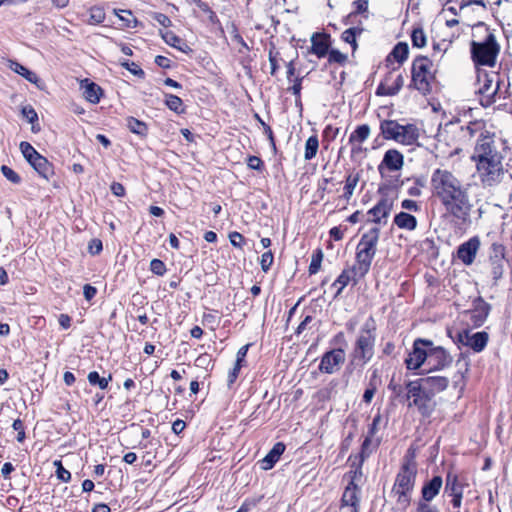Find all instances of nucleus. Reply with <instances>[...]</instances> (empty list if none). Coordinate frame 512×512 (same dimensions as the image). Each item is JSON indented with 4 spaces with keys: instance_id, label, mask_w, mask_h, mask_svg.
<instances>
[{
    "instance_id": "obj_1",
    "label": "nucleus",
    "mask_w": 512,
    "mask_h": 512,
    "mask_svg": "<svg viewBox=\"0 0 512 512\" xmlns=\"http://www.w3.org/2000/svg\"><path fill=\"white\" fill-rule=\"evenodd\" d=\"M432 195L446 211L458 219L465 220L472 208L467 187L449 170L436 169L430 178Z\"/></svg>"
},
{
    "instance_id": "obj_2",
    "label": "nucleus",
    "mask_w": 512,
    "mask_h": 512,
    "mask_svg": "<svg viewBox=\"0 0 512 512\" xmlns=\"http://www.w3.org/2000/svg\"><path fill=\"white\" fill-rule=\"evenodd\" d=\"M503 176L501 155L490 137L482 136V184L489 186L500 182Z\"/></svg>"
},
{
    "instance_id": "obj_3",
    "label": "nucleus",
    "mask_w": 512,
    "mask_h": 512,
    "mask_svg": "<svg viewBox=\"0 0 512 512\" xmlns=\"http://www.w3.org/2000/svg\"><path fill=\"white\" fill-rule=\"evenodd\" d=\"M376 341V326L373 319L367 320L360 328L356 337L353 351L351 353L352 362L363 367L374 355V346Z\"/></svg>"
},
{
    "instance_id": "obj_4",
    "label": "nucleus",
    "mask_w": 512,
    "mask_h": 512,
    "mask_svg": "<svg viewBox=\"0 0 512 512\" xmlns=\"http://www.w3.org/2000/svg\"><path fill=\"white\" fill-rule=\"evenodd\" d=\"M380 229L373 227L364 233L356 248V261L353 267L359 276H366L376 254Z\"/></svg>"
},
{
    "instance_id": "obj_5",
    "label": "nucleus",
    "mask_w": 512,
    "mask_h": 512,
    "mask_svg": "<svg viewBox=\"0 0 512 512\" xmlns=\"http://www.w3.org/2000/svg\"><path fill=\"white\" fill-rule=\"evenodd\" d=\"M416 478V463L413 457H405L399 473L392 489V494L396 497V501L403 508L407 507L410 502V495L414 488Z\"/></svg>"
},
{
    "instance_id": "obj_6",
    "label": "nucleus",
    "mask_w": 512,
    "mask_h": 512,
    "mask_svg": "<svg viewBox=\"0 0 512 512\" xmlns=\"http://www.w3.org/2000/svg\"><path fill=\"white\" fill-rule=\"evenodd\" d=\"M406 399L408 408H416L424 418H429L437 405L435 399L415 381H409L406 384Z\"/></svg>"
},
{
    "instance_id": "obj_7",
    "label": "nucleus",
    "mask_w": 512,
    "mask_h": 512,
    "mask_svg": "<svg viewBox=\"0 0 512 512\" xmlns=\"http://www.w3.org/2000/svg\"><path fill=\"white\" fill-rule=\"evenodd\" d=\"M431 68L432 62L427 57L420 56L413 61L412 83L422 94L430 92V82L433 78Z\"/></svg>"
},
{
    "instance_id": "obj_8",
    "label": "nucleus",
    "mask_w": 512,
    "mask_h": 512,
    "mask_svg": "<svg viewBox=\"0 0 512 512\" xmlns=\"http://www.w3.org/2000/svg\"><path fill=\"white\" fill-rule=\"evenodd\" d=\"M428 346H431V341L418 338L413 343V349L405 359V364L409 370H417L428 358Z\"/></svg>"
},
{
    "instance_id": "obj_9",
    "label": "nucleus",
    "mask_w": 512,
    "mask_h": 512,
    "mask_svg": "<svg viewBox=\"0 0 512 512\" xmlns=\"http://www.w3.org/2000/svg\"><path fill=\"white\" fill-rule=\"evenodd\" d=\"M394 200L389 197L381 198L375 206H373L370 210H368L367 214L371 217L370 221L379 224L385 225L387 223L388 217L393 209Z\"/></svg>"
},
{
    "instance_id": "obj_10",
    "label": "nucleus",
    "mask_w": 512,
    "mask_h": 512,
    "mask_svg": "<svg viewBox=\"0 0 512 512\" xmlns=\"http://www.w3.org/2000/svg\"><path fill=\"white\" fill-rule=\"evenodd\" d=\"M345 361V352L343 349H333L331 351L326 352L322 358L319 365V369L321 372L327 374H333L340 369V366Z\"/></svg>"
},
{
    "instance_id": "obj_11",
    "label": "nucleus",
    "mask_w": 512,
    "mask_h": 512,
    "mask_svg": "<svg viewBox=\"0 0 512 512\" xmlns=\"http://www.w3.org/2000/svg\"><path fill=\"white\" fill-rule=\"evenodd\" d=\"M404 165V156L397 149H389L384 153L381 163L378 165V171L384 176L386 171H400Z\"/></svg>"
},
{
    "instance_id": "obj_12",
    "label": "nucleus",
    "mask_w": 512,
    "mask_h": 512,
    "mask_svg": "<svg viewBox=\"0 0 512 512\" xmlns=\"http://www.w3.org/2000/svg\"><path fill=\"white\" fill-rule=\"evenodd\" d=\"M404 85V77L401 74L394 75L389 72L377 87L376 95L378 96H394Z\"/></svg>"
},
{
    "instance_id": "obj_13",
    "label": "nucleus",
    "mask_w": 512,
    "mask_h": 512,
    "mask_svg": "<svg viewBox=\"0 0 512 512\" xmlns=\"http://www.w3.org/2000/svg\"><path fill=\"white\" fill-rule=\"evenodd\" d=\"M452 359L447 351L438 346H433V342L431 341V346H428V358L427 365L430 370H439L451 363Z\"/></svg>"
},
{
    "instance_id": "obj_14",
    "label": "nucleus",
    "mask_w": 512,
    "mask_h": 512,
    "mask_svg": "<svg viewBox=\"0 0 512 512\" xmlns=\"http://www.w3.org/2000/svg\"><path fill=\"white\" fill-rule=\"evenodd\" d=\"M499 89V76L495 73L485 74L482 86V107L490 106L495 102Z\"/></svg>"
},
{
    "instance_id": "obj_15",
    "label": "nucleus",
    "mask_w": 512,
    "mask_h": 512,
    "mask_svg": "<svg viewBox=\"0 0 512 512\" xmlns=\"http://www.w3.org/2000/svg\"><path fill=\"white\" fill-rule=\"evenodd\" d=\"M414 381L418 382V385H421L433 398L436 394L444 391L449 384L448 378L444 376H428Z\"/></svg>"
},
{
    "instance_id": "obj_16",
    "label": "nucleus",
    "mask_w": 512,
    "mask_h": 512,
    "mask_svg": "<svg viewBox=\"0 0 512 512\" xmlns=\"http://www.w3.org/2000/svg\"><path fill=\"white\" fill-rule=\"evenodd\" d=\"M500 52L495 36L489 33L482 42V65L494 66Z\"/></svg>"
},
{
    "instance_id": "obj_17",
    "label": "nucleus",
    "mask_w": 512,
    "mask_h": 512,
    "mask_svg": "<svg viewBox=\"0 0 512 512\" xmlns=\"http://www.w3.org/2000/svg\"><path fill=\"white\" fill-rule=\"evenodd\" d=\"M359 487L357 484L348 483L342 495V508L348 512H358L359 508Z\"/></svg>"
},
{
    "instance_id": "obj_18",
    "label": "nucleus",
    "mask_w": 512,
    "mask_h": 512,
    "mask_svg": "<svg viewBox=\"0 0 512 512\" xmlns=\"http://www.w3.org/2000/svg\"><path fill=\"white\" fill-rule=\"evenodd\" d=\"M419 137V128L415 124L408 123L406 125H401L399 140L397 143L406 146H413L418 143Z\"/></svg>"
},
{
    "instance_id": "obj_19",
    "label": "nucleus",
    "mask_w": 512,
    "mask_h": 512,
    "mask_svg": "<svg viewBox=\"0 0 512 512\" xmlns=\"http://www.w3.org/2000/svg\"><path fill=\"white\" fill-rule=\"evenodd\" d=\"M479 241L476 237L470 239L469 241L463 243L458 248V258L466 265H470L478 251Z\"/></svg>"
},
{
    "instance_id": "obj_20",
    "label": "nucleus",
    "mask_w": 512,
    "mask_h": 512,
    "mask_svg": "<svg viewBox=\"0 0 512 512\" xmlns=\"http://www.w3.org/2000/svg\"><path fill=\"white\" fill-rule=\"evenodd\" d=\"M457 341L466 347L473 349L474 352L480 351V332L473 329H464L457 335Z\"/></svg>"
},
{
    "instance_id": "obj_21",
    "label": "nucleus",
    "mask_w": 512,
    "mask_h": 512,
    "mask_svg": "<svg viewBox=\"0 0 512 512\" xmlns=\"http://www.w3.org/2000/svg\"><path fill=\"white\" fill-rule=\"evenodd\" d=\"M80 88L83 90V97L92 104L100 102L102 96V89L99 85L88 79L80 81Z\"/></svg>"
},
{
    "instance_id": "obj_22",
    "label": "nucleus",
    "mask_w": 512,
    "mask_h": 512,
    "mask_svg": "<svg viewBox=\"0 0 512 512\" xmlns=\"http://www.w3.org/2000/svg\"><path fill=\"white\" fill-rule=\"evenodd\" d=\"M380 133L385 140L398 142L401 124L396 120H382L380 122Z\"/></svg>"
},
{
    "instance_id": "obj_23",
    "label": "nucleus",
    "mask_w": 512,
    "mask_h": 512,
    "mask_svg": "<svg viewBox=\"0 0 512 512\" xmlns=\"http://www.w3.org/2000/svg\"><path fill=\"white\" fill-rule=\"evenodd\" d=\"M443 484L440 476H434L422 487V500L420 502L429 503L439 493Z\"/></svg>"
},
{
    "instance_id": "obj_24",
    "label": "nucleus",
    "mask_w": 512,
    "mask_h": 512,
    "mask_svg": "<svg viewBox=\"0 0 512 512\" xmlns=\"http://www.w3.org/2000/svg\"><path fill=\"white\" fill-rule=\"evenodd\" d=\"M311 52L322 58L329 53V36L326 34H314L311 37Z\"/></svg>"
},
{
    "instance_id": "obj_25",
    "label": "nucleus",
    "mask_w": 512,
    "mask_h": 512,
    "mask_svg": "<svg viewBox=\"0 0 512 512\" xmlns=\"http://www.w3.org/2000/svg\"><path fill=\"white\" fill-rule=\"evenodd\" d=\"M284 451L285 445L281 442L276 443L270 452L260 461L261 468L264 470L271 469L279 460Z\"/></svg>"
},
{
    "instance_id": "obj_26",
    "label": "nucleus",
    "mask_w": 512,
    "mask_h": 512,
    "mask_svg": "<svg viewBox=\"0 0 512 512\" xmlns=\"http://www.w3.org/2000/svg\"><path fill=\"white\" fill-rule=\"evenodd\" d=\"M365 276H359L356 273L355 268L351 267L349 269H345L335 280L334 285H339L338 293H340L349 283L353 282L356 284L360 279Z\"/></svg>"
},
{
    "instance_id": "obj_27",
    "label": "nucleus",
    "mask_w": 512,
    "mask_h": 512,
    "mask_svg": "<svg viewBox=\"0 0 512 512\" xmlns=\"http://www.w3.org/2000/svg\"><path fill=\"white\" fill-rule=\"evenodd\" d=\"M8 66H9V68L13 72L21 75L22 77H24L30 83L35 84L39 88L41 87L40 84H39L40 83V79H39V77L37 76V74L35 72L29 70L28 68H26L22 64H20V63H18L16 61H12V60L9 61V65Z\"/></svg>"
},
{
    "instance_id": "obj_28",
    "label": "nucleus",
    "mask_w": 512,
    "mask_h": 512,
    "mask_svg": "<svg viewBox=\"0 0 512 512\" xmlns=\"http://www.w3.org/2000/svg\"><path fill=\"white\" fill-rule=\"evenodd\" d=\"M30 165L37 171V173L41 177L45 178L46 180H49L50 177L54 174L52 165L42 155H39L38 157H36L30 163Z\"/></svg>"
},
{
    "instance_id": "obj_29",
    "label": "nucleus",
    "mask_w": 512,
    "mask_h": 512,
    "mask_svg": "<svg viewBox=\"0 0 512 512\" xmlns=\"http://www.w3.org/2000/svg\"><path fill=\"white\" fill-rule=\"evenodd\" d=\"M394 224L399 229L413 231L417 227V219L407 212H400L395 215Z\"/></svg>"
},
{
    "instance_id": "obj_30",
    "label": "nucleus",
    "mask_w": 512,
    "mask_h": 512,
    "mask_svg": "<svg viewBox=\"0 0 512 512\" xmlns=\"http://www.w3.org/2000/svg\"><path fill=\"white\" fill-rule=\"evenodd\" d=\"M161 36L166 44L180 50L181 52L188 53L191 50L187 43L172 31L161 32Z\"/></svg>"
},
{
    "instance_id": "obj_31",
    "label": "nucleus",
    "mask_w": 512,
    "mask_h": 512,
    "mask_svg": "<svg viewBox=\"0 0 512 512\" xmlns=\"http://www.w3.org/2000/svg\"><path fill=\"white\" fill-rule=\"evenodd\" d=\"M370 127L367 124L359 125L349 136V143L353 146L358 145L360 149L361 144L365 142L370 136Z\"/></svg>"
},
{
    "instance_id": "obj_32",
    "label": "nucleus",
    "mask_w": 512,
    "mask_h": 512,
    "mask_svg": "<svg viewBox=\"0 0 512 512\" xmlns=\"http://www.w3.org/2000/svg\"><path fill=\"white\" fill-rule=\"evenodd\" d=\"M359 180H360V174L358 172L350 173L346 177L345 186H344V194L342 196L346 201H349L350 198L352 197L354 190H355L356 186L358 185Z\"/></svg>"
},
{
    "instance_id": "obj_33",
    "label": "nucleus",
    "mask_w": 512,
    "mask_h": 512,
    "mask_svg": "<svg viewBox=\"0 0 512 512\" xmlns=\"http://www.w3.org/2000/svg\"><path fill=\"white\" fill-rule=\"evenodd\" d=\"M408 54H409L408 44L405 42H399L393 48L392 52L390 53V56H392L398 63L402 64L404 61L407 60Z\"/></svg>"
},
{
    "instance_id": "obj_34",
    "label": "nucleus",
    "mask_w": 512,
    "mask_h": 512,
    "mask_svg": "<svg viewBox=\"0 0 512 512\" xmlns=\"http://www.w3.org/2000/svg\"><path fill=\"white\" fill-rule=\"evenodd\" d=\"M318 148H319L318 137L316 135L310 136L305 143V153H304L305 160L313 159L317 154Z\"/></svg>"
},
{
    "instance_id": "obj_35",
    "label": "nucleus",
    "mask_w": 512,
    "mask_h": 512,
    "mask_svg": "<svg viewBox=\"0 0 512 512\" xmlns=\"http://www.w3.org/2000/svg\"><path fill=\"white\" fill-rule=\"evenodd\" d=\"M412 45L417 48H423L427 43L426 34L422 27H414L411 32Z\"/></svg>"
},
{
    "instance_id": "obj_36",
    "label": "nucleus",
    "mask_w": 512,
    "mask_h": 512,
    "mask_svg": "<svg viewBox=\"0 0 512 512\" xmlns=\"http://www.w3.org/2000/svg\"><path fill=\"white\" fill-rule=\"evenodd\" d=\"M87 378L91 385H97L102 390L107 389L109 382L112 380L111 375H109L108 378L100 377L99 373L96 371L90 372Z\"/></svg>"
},
{
    "instance_id": "obj_37",
    "label": "nucleus",
    "mask_w": 512,
    "mask_h": 512,
    "mask_svg": "<svg viewBox=\"0 0 512 512\" xmlns=\"http://www.w3.org/2000/svg\"><path fill=\"white\" fill-rule=\"evenodd\" d=\"M361 32H362V29L358 28V27H352V28L346 29L342 33L341 39L344 42L350 44L352 46L353 50H355L357 48L356 36L360 35Z\"/></svg>"
},
{
    "instance_id": "obj_38",
    "label": "nucleus",
    "mask_w": 512,
    "mask_h": 512,
    "mask_svg": "<svg viewBox=\"0 0 512 512\" xmlns=\"http://www.w3.org/2000/svg\"><path fill=\"white\" fill-rule=\"evenodd\" d=\"M165 103L167 105V107L180 114L184 111L183 109V101L180 97L176 96V95H173V94H167L166 95V99H165Z\"/></svg>"
},
{
    "instance_id": "obj_39",
    "label": "nucleus",
    "mask_w": 512,
    "mask_h": 512,
    "mask_svg": "<svg viewBox=\"0 0 512 512\" xmlns=\"http://www.w3.org/2000/svg\"><path fill=\"white\" fill-rule=\"evenodd\" d=\"M127 127L129 130L137 135H145L147 133V126L144 122H141L133 117L127 119Z\"/></svg>"
},
{
    "instance_id": "obj_40",
    "label": "nucleus",
    "mask_w": 512,
    "mask_h": 512,
    "mask_svg": "<svg viewBox=\"0 0 512 512\" xmlns=\"http://www.w3.org/2000/svg\"><path fill=\"white\" fill-rule=\"evenodd\" d=\"M105 20V11L102 7L93 6L89 11L88 23L98 25Z\"/></svg>"
},
{
    "instance_id": "obj_41",
    "label": "nucleus",
    "mask_w": 512,
    "mask_h": 512,
    "mask_svg": "<svg viewBox=\"0 0 512 512\" xmlns=\"http://www.w3.org/2000/svg\"><path fill=\"white\" fill-rule=\"evenodd\" d=\"M472 60L475 65L476 80L480 81V43L477 41L471 42Z\"/></svg>"
},
{
    "instance_id": "obj_42",
    "label": "nucleus",
    "mask_w": 512,
    "mask_h": 512,
    "mask_svg": "<svg viewBox=\"0 0 512 512\" xmlns=\"http://www.w3.org/2000/svg\"><path fill=\"white\" fill-rule=\"evenodd\" d=\"M20 150L23 154L24 158L29 162V164L40 154L35 150V148L28 142L22 141L20 143Z\"/></svg>"
},
{
    "instance_id": "obj_43",
    "label": "nucleus",
    "mask_w": 512,
    "mask_h": 512,
    "mask_svg": "<svg viewBox=\"0 0 512 512\" xmlns=\"http://www.w3.org/2000/svg\"><path fill=\"white\" fill-rule=\"evenodd\" d=\"M445 493L452 497L455 494H462L460 486L457 484L456 477H452L450 474L446 479Z\"/></svg>"
},
{
    "instance_id": "obj_44",
    "label": "nucleus",
    "mask_w": 512,
    "mask_h": 512,
    "mask_svg": "<svg viewBox=\"0 0 512 512\" xmlns=\"http://www.w3.org/2000/svg\"><path fill=\"white\" fill-rule=\"evenodd\" d=\"M322 259H323V252H322V250L318 249L312 255V258H311V262L309 265V273L310 274H316L319 271V269L321 267Z\"/></svg>"
},
{
    "instance_id": "obj_45",
    "label": "nucleus",
    "mask_w": 512,
    "mask_h": 512,
    "mask_svg": "<svg viewBox=\"0 0 512 512\" xmlns=\"http://www.w3.org/2000/svg\"><path fill=\"white\" fill-rule=\"evenodd\" d=\"M1 172L3 176L13 184H19L21 182V177L18 173H16L12 168L2 165L1 166Z\"/></svg>"
},
{
    "instance_id": "obj_46",
    "label": "nucleus",
    "mask_w": 512,
    "mask_h": 512,
    "mask_svg": "<svg viewBox=\"0 0 512 512\" xmlns=\"http://www.w3.org/2000/svg\"><path fill=\"white\" fill-rule=\"evenodd\" d=\"M347 59L348 57L346 54L336 49H332L328 53V60L330 63L344 64L347 61Z\"/></svg>"
},
{
    "instance_id": "obj_47",
    "label": "nucleus",
    "mask_w": 512,
    "mask_h": 512,
    "mask_svg": "<svg viewBox=\"0 0 512 512\" xmlns=\"http://www.w3.org/2000/svg\"><path fill=\"white\" fill-rule=\"evenodd\" d=\"M21 114L31 124H34L38 120L37 112L31 105L24 106L21 110Z\"/></svg>"
},
{
    "instance_id": "obj_48",
    "label": "nucleus",
    "mask_w": 512,
    "mask_h": 512,
    "mask_svg": "<svg viewBox=\"0 0 512 512\" xmlns=\"http://www.w3.org/2000/svg\"><path fill=\"white\" fill-rule=\"evenodd\" d=\"M274 256L271 251L264 252L261 256L260 265L264 272H267L273 264Z\"/></svg>"
},
{
    "instance_id": "obj_49",
    "label": "nucleus",
    "mask_w": 512,
    "mask_h": 512,
    "mask_svg": "<svg viewBox=\"0 0 512 512\" xmlns=\"http://www.w3.org/2000/svg\"><path fill=\"white\" fill-rule=\"evenodd\" d=\"M150 270L159 276H162L166 272V266L163 261L159 259H153L150 262Z\"/></svg>"
},
{
    "instance_id": "obj_50",
    "label": "nucleus",
    "mask_w": 512,
    "mask_h": 512,
    "mask_svg": "<svg viewBox=\"0 0 512 512\" xmlns=\"http://www.w3.org/2000/svg\"><path fill=\"white\" fill-rule=\"evenodd\" d=\"M492 255L491 259L494 263H498L504 258V247L501 244L494 243L491 247Z\"/></svg>"
},
{
    "instance_id": "obj_51",
    "label": "nucleus",
    "mask_w": 512,
    "mask_h": 512,
    "mask_svg": "<svg viewBox=\"0 0 512 512\" xmlns=\"http://www.w3.org/2000/svg\"><path fill=\"white\" fill-rule=\"evenodd\" d=\"M12 427L14 430H16L18 432L17 433V441L23 442L25 439V430H24L23 422L20 419H16V420H14Z\"/></svg>"
},
{
    "instance_id": "obj_52",
    "label": "nucleus",
    "mask_w": 512,
    "mask_h": 512,
    "mask_svg": "<svg viewBox=\"0 0 512 512\" xmlns=\"http://www.w3.org/2000/svg\"><path fill=\"white\" fill-rule=\"evenodd\" d=\"M153 20L163 27H169L171 25L170 18L163 13H154L152 16Z\"/></svg>"
},
{
    "instance_id": "obj_53",
    "label": "nucleus",
    "mask_w": 512,
    "mask_h": 512,
    "mask_svg": "<svg viewBox=\"0 0 512 512\" xmlns=\"http://www.w3.org/2000/svg\"><path fill=\"white\" fill-rule=\"evenodd\" d=\"M102 249V242L99 239H92L88 245V250L92 255L99 254Z\"/></svg>"
},
{
    "instance_id": "obj_54",
    "label": "nucleus",
    "mask_w": 512,
    "mask_h": 512,
    "mask_svg": "<svg viewBox=\"0 0 512 512\" xmlns=\"http://www.w3.org/2000/svg\"><path fill=\"white\" fill-rule=\"evenodd\" d=\"M229 239L234 247L241 248L243 246L244 237L239 232L230 233Z\"/></svg>"
},
{
    "instance_id": "obj_55",
    "label": "nucleus",
    "mask_w": 512,
    "mask_h": 512,
    "mask_svg": "<svg viewBox=\"0 0 512 512\" xmlns=\"http://www.w3.org/2000/svg\"><path fill=\"white\" fill-rule=\"evenodd\" d=\"M241 367H242L241 364H238V363L235 362L234 367L232 368V370L228 374L227 382H228L229 386H231L236 381V379L238 378V375H239Z\"/></svg>"
},
{
    "instance_id": "obj_56",
    "label": "nucleus",
    "mask_w": 512,
    "mask_h": 512,
    "mask_svg": "<svg viewBox=\"0 0 512 512\" xmlns=\"http://www.w3.org/2000/svg\"><path fill=\"white\" fill-rule=\"evenodd\" d=\"M415 512H439V509L426 502H419Z\"/></svg>"
},
{
    "instance_id": "obj_57",
    "label": "nucleus",
    "mask_w": 512,
    "mask_h": 512,
    "mask_svg": "<svg viewBox=\"0 0 512 512\" xmlns=\"http://www.w3.org/2000/svg\"><path fill=\"white\" fill-rule=\"evenodd\" d=\"M353 6L355 7L354 13H365L368 9V0H356L353 2Z\"/></svg>"
},
{
    "instance_id": "obj_58",
    "label": "nucleus",
    "mask_w": 512,
    "mask_h": 512,
    "mask_svg": "<svg viewBox=\"0 0 512 512\" xmlns=\"http://www.w3.org/2000/svg\"><path fill=\"white\" fill-rule=\"evenodd\" d=\"M277 54L278 53H274V51L272 49H270L269 51V62H270V65H271V75H275L276 74V71L279 67L278 65V60H277Z\"/></svg>"
},
{
    "instance_id": "obj_59",
    "label": "nucleus",
    "mask_w": 512,
    "mask_h": 512,
    "mask_svg": "<svg viewBox=\"0 0 512 512\" xmlns=\"http://www.w3.org/2000/svg\"><path fill=\"white\" fill-rule=\"evenodd\" d=\"M96 293H97V289L95 287L91 286L90 284L84 285L83 294L87 301H90L91 299H93L95 297Z\"/></svg>"
},
{
    "instance_id": "obj_60",
    "label": "nucleus",
    "mask_w": 512,
    "mask_h": 512,
    "mask_svg": "<svg viewBox=\"0 0 512 512\" xmlns=\"http://www.w3.org/2000/svg\"><path fill=\"white\" fill-rule=\"evenodd\" d=\"M56 475L59 480L65 483L69 482L71 479V473L64 467H59V469L56 470Z\"/></svg>"
},
{
    "instance_id": "obj_61",
    "label": "nucleus",
    "mask_w": 512,
    "mask_h": 512,
    "mask_svg": "<svg viewBox=\"0 0 512 512\" xmlns=\"http://www.w3.org/2000/svg\"><path fill=\"white\" fill-rule=\"evenodd\" d=\"M110 189L111 192L117 197H123L125 195V188L121 183L113 182Z\"/></svg>"
},
{
    "instance_id": "obj_62",
    "label": "nucleus",
    "mask_w": 512,
    "mask_h": 512,
    "mask_svg": "<svg viewBox=\"0 0 512 512\" xmlns=\"http://www.w3.org/2000/svg\"><path fill=\"white\" fill-rule=\"evenodd\" d=\"M401 207L403 209L409 210V211H418L419 210V205L417 204V202L414 200H410V199L403 200L401 203Z\"/></svg>"
},
{
    "instance_id": "obj_63",
    "label": "nucleus",
    "mask_w": 512,
    "mask_h": 512,
    "mask_svg": "<svg viewBox=\"0 0 512 512\" xmlns=\"http://www.w3.org/2000/svg\"><path fill=\"white\" fill-rule=\"evenodd\" d=\"M362 477V471L360 467H357L355 470L349 472V482L357 484L358 481L361 480Z\"/></svg>"
},
{
    "instance_id": "obj_64",
    "label": "nucleus",
    "mask_w": 512,
    "mask_h": 512,
    "mask_svg": "<svg viewBox=\"0 0 512 512\" xmlns=\"http://www.w3.org/2000/svg\"><path fill=\"white\" fill-rule=\"evenodd\" d=\"M424 184L420 181H417L416 184L408 189V194L410 196L418 197L422 193V187Z\"/></svg>"
}]
</instances>
